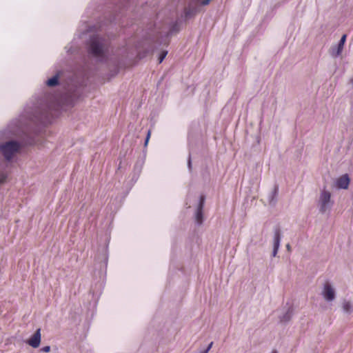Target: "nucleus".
<instances>
[{"instance_id":"8","label":"nucleus","mask_w":353,"mask_h":353,"mask_svg":"<svg viewBox=\"0 0 353 353\" xmlns=\"http://www.w3.org/2000/svg\"><path fill=\"white\" fill-rule=\"evenodd\" d=\"M346 38H347L346 34H343L341 37V40L338 44L337 48L336 50L332 49V56L336 57L339 56L341 54L343 47H344V45H345V41H346Z\"/></svg>"},{"instance_id":"12","label":"nucleus","mask_w":353,"mask_h":353,"mask_svg":"<svg viewBox=\"0 0 353 353\" xmlns=\"http://www.w3.org/2000/svg\"><path fill=\"white\" fill-rule=\"evenodd\" d=\"M292 314V309L289 308L286 314L281 319V321L285 322L290 319Z\"/></svg>"},{"instance_id":"19","label":"nucleus","mask_w":353,"mask_h":353,"mask_svg":"<svg viewBox=\"0 0 353 353\" xmlns=\"http://www.w3.org/2000/svg\"><path fill=\"white\" fill-rule=\"evenodd\" d=\"M5 181V177H3L2 179H0V183H2Z\"/></svg>"},{"instance_id":"15","label":"nucleus","mask_w":353,"mask_h":353,"mask_svg":"<svg viewBox=\"0 0 353 353\" xmlns=\"http://www.w3.org/2000/svg\"><path fill=\"white\" fill-rule=\"evenodd\" d=\"M41 350L43 352H49L50 351V347L49 345L43 347Z\"/></svg>"},{"instance_id":"4","label":"nucleus","mask_w":353,"mask_h":353,"mask_svg":"<svg viewBox=\"0 0 353 353\" xmlns=\"http://www.w3.org/2000/svg\"><path fill=\"white\" fill-rule=\"evenodd\" d=\"M330 198H331V194H330V192L323 190L321 192V196H320V203H321L320 211L322 213L325 212L327 210V205L330 203Z\"/></svg>"},{"instance_id":"20","label":"nucleus","mask_w":353,"mask_h":353,"mask_svg":"<svg viewBox=\"0 0 353 353\" xmlns=\"http://www.w3.org/2000/svg\"><path fill=\"white\" fill-rule=\"evenodd\" d=\"M287 248H288V250H290V245L289 244L287 245Z\"/></svg>"},{"instance_id":"5","label":"nucleus","mask_w":353,"mask_h":353,"mask_svg":"<svg viewBox=\"0 0 353 353\" xmlns=\"http://www.w3.org/2000/svg\"><path fill=\"white\" fill-rule=\"evenodd\" d=\"M41 329L39 328L36 330V332L33 334L32 336L27 341V343L34 347L37 348L41 343Z\"/></svg>"},{"instance_id":"2","label":"nucleus","mask_w":353,"mask_h":353,"mask_svg":"<svg viewBox=\"0 0 353 353\" xmlns=\"http://www.w3.org/2000/svg\"><path fill=\"white\" fill-rule=\"evenodd\" d=\"M20 148L19 144L17 141H11L6 142L0 146V150L4 157L10 161L14 154L19 151Z\"/></svg>"},{"instance_id":"16","label":"nucleus","mask_w":353,"mask_h":353,"mask_svg":"<svg viewBox=\"0 0 353 353\" xmlns=\"http://www.w3.org/2000/svg\"><path fill=\"white\" fill-rule=\"evenodd\" d=\"M212 345H213V342H211L209 344V345L208 346V347L206 348V350H204L202 353H208L210 351V350L211 349Z\"/></svg>"},{"instance_id":"21","label":"nucleus","mask_w":353,"mask_h":353,"mask_svg":"<svg viewBox=\"0 0 353 353\" xmlns=\"http://www.w3.org/2000/svg\"><path fill=\"white\" fill-rule=\"evenodd\" d=\"M271 353H277L276 350H273Z\"/></svg>"},{"instance_id":"1","label":"nucleus","mask_w":353,"mask_h":353,"mask_svg":"<svg viewBox=\"0 0 353 353\" xmlns=\"http://www.w3.org/2000/svg\"><path fill=\"white\" fill-rule=\"evenodd\" d=\"M106 45L103 39L98 36L93 37L91 39L89 52L96 57H103L106 51Z\"/></svg>"},{"instance_id":"22","label":"nucleus","mask_w":353,"mask_h":353,"mask_svg":"<svg viewBox=\"0 0 353 353\" xmlns=\"http://www.w3.org/2000/svg\"><path fill=\"white\" fill-rule=\"evenodd\" d=\"M351 82L353 83V78L351 79Z\"/></svg>"},{"instance_id":"13","label":"nucleus","mask_w":353,"mask_h":353,"mask_svg":"<svg viewBox=\"0 0 353 353\" xmlns=\"http://www.w3.org/2000/svg\"><path fill=\"white\" fill-rule=\"evenodd\" d=\"M196 14V10L191 11L190 10L185 9V16L186 18H189L192 15Z\"/></svg>"},{"instance_id":"6","label":"nucleus","mask_w":353,"mask_h":353,"mask_svg":"<svg viewBox=\"0 0 353 353\" xmlns=\"http://www.w3.org/2000/svg\"><path fill=\"white\" fill-rule=\"evenodd\" d=\"M205 196L201 195L200 196V201L196 212V221L199 224H201L203 222V209L205 203Z\"/></svg>"},{"instance_id":"17","label":"nucleus","mask_w":353,"mask_h":353,"mask_svg":"<svg viewBox=\"0 0 353 353\" xmlns=\"http://www.w3.org/2000/svg\"><path fill=\"white\" fill-rule=\"evenodd\" d=\"M211 1L212 0H203V1H201V4L202 6H206V5H208Z\"/></svg>"},{"instance_id":"3","label":"nucleus","mask_w":353,"mask_h":353,"mask_svg":"<svg viewBox=\"0 0 353 353\" xmlns=\"http://www.w3.org/2000/svg\"><path fill=\"white\" fill-rule=\"evenodd\" d=\"M322 295L327 301H332L335 298L334 290L328 282L325 283L324 285Z\"/></svg>"},{"instance_id":"14","label":"nucleus","mask_w":353,"mask_h":353,"mask_svg":"<svg viewBox=\"0 0 353 353\" xmlns=\"http://www.w3.org/2000/svg\"><path fill=\"white\" fill-rule=\"evenodd\" d=\"M167 55V52L166 51H163L161 53L159 57V63H161L163 59H165V57H166Z\"/></svg>"},{"instance_id":"9","label":"nucleus","mask_w":353,"mask_h":353,"mask_svg":"<svg viewBox=\"0 0 353 353\" xmlns=\"http://www.w3.org/2000/svg\"><path fill=\"white\" fill-rule=\"evenodd\" d=\"M280 240H281L280 230L279 229H276L275 230L274 237V250H273L274 256H275L276 254V252L278 251L279 244H280Z\"/></svg>"},{"instance_id":"18","label":"nucleus","mask_w":353,"mask_h":353,"mask_svg":"<svg viewBox=\"0 0 353 353\" xmlns=\"http://www.w3.org/2000/svg\"><path fill=\"white\" fill-rule=\"evenodd\" d=\"M150 137V131L149 130L148 132L146 139H145V145L148 144V142L149 141Z\"/></svg>"},{"instance_id":"10","label":"nucleus","mask_w":353,"mask_h":353,"mask_svg":"<svg viewBox=\"0 0 353 353\" xmlns=\"http://www.w3.org/2000/svg\"><path fill=\"white\" fill-rule=\"evenodd\" d=\"M58 83H59L58 76H54L53 77L49 79L47 81L46 84L50 87H53V86L57 85L58 84Z\"/></svg>"},{"instance_id":"11","label":"nucleus","mask_w":353,"mask_h":353,"mask_svg":"<svg viewBox=\"0 0 353 353\" xmlns=\"http://www.w3.org/2000/svg\"><path fill=\"white\" fill-rule=\"evenodd\" d=\"M343 310L345 312L350 313L352 310L351 303L350 301H345L343 303Z\"/></svg>"},{"instance_id":"7","label":"nucleus","mask_w":353,"mask_h":353,"mask_svg":"<svg viewBox=\"0 0 353 353\" xmlns=\"http://www.w3.org/2000/svg\"><path fill=\"white\" fill-rule=\"evenodd\" d=\"M350 178L347 174L340 176L336 182V186L341 189H347L350 184Z\"/></svg>"}]
</instances>
